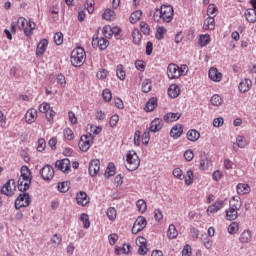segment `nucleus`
Returning <instances> with one entry per match:
<instances>
[{"instance_id": "1", "label": "nucleus", "mask_w": 256, "mask_h": 256, "mask_svg": "<svg viewBox=\"0 0 256 256\" xmlns=\"http://www.w3.org/2000/svg\"><path fill=\"white\" fill-rule=\"evenodd\" d=\"M20 173L18 189L22 193H25V191L29 190V187H31V179H33V177L31 176V170H29V167L27 166H22Z\"/></svg>"}, {"instance_id": "2", "label": "nucleus", "mask_w": 256, "mask_h": 256, "mask_svg": "<svg viewBox=\"0 0 256 256\" xmlns=\"http://www.w3.org/2000/svg\"><path fill=\"white\" fill-rule=\"evenodd\" d=\"M174 10L171 5H162L159 9V14L154 13V21H159L160 19L163 23H171L173 21Z\"/></svg>"}, {"instance_id": "3", "label": "nucleus", "mask_w": 256, "mask_h": 256, "mask_svg": "<svg viewBox=\"0 0 256 256\" xmlns=\"http://www.w3.org/2000/svg\"><path fill=\"white\" fill-rule=\"evenodd\" d=\"M85 59H87V55L83 47H77L71 52L70 62L73 67H81L85 63Z\"/></svg>"}, {"instance_id": "4", "label": "nucleus", "mask_w": 256, "mask_h": 256, "mask_svg": "<svg viewBox=\"0 0 256 256\" xmlns=\"http://www.w3.org/2000/svg\"><path fill=\"white\" fill-rule=\"evenodd\" d=\"M141 165V159L135 150H130L126 153V169L128 171H137Z\"/></svg>"}, {"instance_id": "5", "label": "nucleus", "mask_w": 256, "mask_h": 256, "mask_svg": "<svg viewBox=\"0 0 256 256\" xmlns=\"http://www.w3.org/2000/svg\"><path fill=\"white\" fill-rule=\"evenodd\" d=\"M15 191H17V184L14 179L8 180L1 188L2 195H6V197H13Z\"/></svg>"}, {"instance_id": "6", "label": "nucleus", "mask_w": 256, "mask_h": 256, "mask_svg": "<svg viewBox=\"0 0 256 256\" xmlns=\"http://www.w3.org/2000/svg\"><path fill=\"white\" fill-rule=\"evenodd\" d=\"M91 145H93V136L91 134L82 135L80 137L78 147L83 152L89 151L91 149Z\"/></svg>"}, {"instance_id": "7", "label": "nucleus", "mask_w": 256, "mask_h": 256, "mask_svg": "<svg viewBox=\"0 0 256 256\" xmlns=\"http://www.w3.org/2000/svg\"><path fill=\"white\" fill-rule=\"evenodd\" d=\"M31 205V196L28 193L20 194L15 200V209H21L22 207H29Z\"/></svg>"}, {"instance_id": "8", "label": "nucleus", "mask_w": 256, "mask_h": 256, "mask_svg": "<svg viewBox=\"0 0 256 256\" xmlns=\"http://www.w3.org/2000/svg\"><path fill=\"white\" fill-rule=\"evenodd\" d=\"M183 75V70L177 64H169L167 67L168 79H179Z\"/></svg>"}, {"instance_id": "9", "label": "nucleus", "mask_w": 256, "mask_h": 256, "mask_svg": "<svg viewBox=\"0 0 256 256\" xmlns=\"http://www.w3.org/2000/svg\"><path fill=\"white\" fill-rule=\"evenodd\" d=\"M147 227V219L143 216H138L132 227L133 235H137Z\"/></svg>"}, {"instance_id": "10", "label": "nucleus", "mask_w": 256, "mask_h": 256, "mask_svg": "<svg viewBox=\"0 0 256 256\" xmlns=\"http://www.w3.org/2000/svg\"><path fill=\"white\" fill-rule=\"evenodd\" d=\"M55 167L58 171H62V173H71V161L67 158L57 160Z\"/></svg>"}, {"instance_id": "11", "label": "nucleus", "mask_w": 256, "mask_h": 256, "mask_svg": "<svg viewBox=\"0 0 256 256\" xmlns=\"http://www.w3.org/2000/svg\"><path fill=\"white\" fill-rule=\"evenodd\" d=\"M40 175L44 181H51L55 177L53 166L47 164L40 170Z\"/></svg>"}, {"instance_id": "12", "label": "nucleus", "mask_w": 256, "mask_h": 256, "mask_svg": "<svg viewBox=\"0 0 256 256\" xmlns=\"http://www.w3.org/2000/svg\"><path fill=\"white\" fill-rule=\"evenodd\" d=\"M101 170V162L98 159H94L89 163V175L91 177H97L99 171Z\"/></svg>"}, {"instance_id": "13", "label": "nucleus", "mask_w": 256, "mask_h": 256, "mask_svg": "<svg viewBox=\"0 0 256 256\" xmlns=\"http://www.w3.org/2000/svg\"><path fill=\"white\" fill-rule=\"evenodd\" d=\"M76 201L78 205H81V207H87L89 205L91 198L87 195V192L85 191H79L76 194Z\"/></svg>"}, {"instance_id": "14", "label": "nucleus", "mask_w": 256, "mask_h": 256, "mask_svg": "<svg viewBox=\"0 0 256 256\" xmlns=\"http://www.w3.org/2000/svg\"><path fill=\"white\" fill-rule=\"evenodd\" d=\"M136 245L138 247L139 255H147V239L145 237L140 236L136 239Z\"/></svg>"}, {"instance_id": "15", "label": "nucleus", "mask_w": 256, "mask_h": 256, "mask_svg": "<svg viewBox=\"0 0 256 256\" xmlns=\"http://www.w3.org/2000/svg\"><path fill=\"white\" fill-rule=\"evenodd\" d=\"M163 129V119L161 118H155L151 121L149 126V131L151 133H159Z\"/></svg>"}, {"instance_id": "16", "label": "nucleus", "mask_w": 256, "mask_h": 256, "mask_svg": "<svg viewBox=\"0 0 256 256\" xmlns=\"http://www.w3.org/2000/svg\"><path fill=\"white\" fill-rule=\"evenodd\" d=\"M38 112L35 108H30L27 110L25 114V121L28 125H32V123H35L37 121Z\"/></svg>"}, {"instance_id": "17", "label": "nucleus", "mask_w": 256, "mask_h": 256, "mask_svg": "<svg viewBox=\"0 0 256 256\" xmlns=\"http://www.w3.org/2000/svg\"><path fill=\"white\" fill-rule=\"evenodd\" d=\"M251 87H253V82L251 79H242L239 83L238 89L240 93H247L248 91H251Z\"/></svg>"}, {"instance_id": "18", "label": "nucleus", "mask_w": 256, "mask_h": 256, "mask_svg": "<svg viewBox=\"0 0 256 256\" xmlns=\"http://www.w3.org/2000/svg\"><path fill=\"white\" fill-rule=\"evenodd\" d=\"M208 77L211 79V81H214L215 83H219L221 79H223V74L219 72V70L215 67H211L208 72Z\"/></svg>"}, {"instance_id": "19", "label": "nucleus", "mask_w": 256, "mask_h": 256, "mask_svg": "<svg viewBox=\"0 0 256 256\" xmlns=\"http://www.w3.org/2000/svg\"><path fill=\"white\" fill-rule=\"evenodd\" d=\"M47 45H49V41L47 39H42L36 48V56L43 57L45 55V51H47Z\"/></svg>"}, {"instance_id": "20", "label": "nucleus", "mask_w": 256, "mask_h": 256, "mask_svg": "<svg viewBox=\"0 0 256 256\" xmlns=\"http://www.w3.org/2000/svg\"><path fill=\"white\" fill-rule=\"evenodd\" d=\"M181 135H183V125L182 124L174 125L170 131V137H172V139H179Z\"/></svg>"}, {"instance_id": "21", "label": "nucleus", "mask_w": 256, "mask_h": 256, "mask_svg": "<svg viewBox=\"0 0 256 256\" xmlns=\"http://www.w3.org/2000/svg\"><path fill=\"white\" fill-rule=\"evenodd\" d=\"M181 119V113L168 112L163 116L165 123H173L174 121H179Z\"/></svg>"}, {"instance_id": "22", "label": "nucleus", "mask_w": 256, "mask_h": 256, "mask_svg": "<svg viewBox=\"0 0 256 256\" xmlns=\"http://www.w3.org/2000/svg\"><path fill=\"white\" fill-rule=\"evenodd\" d=\"M223 205H225V202L223 200H218L214 204L208 207L207 213L208 214L217 213V211H221V209H223Z\"/></svg>"}, {"instance_id": "23", "label": "nucleus", "mask_w": 256, "mask_h": 256, "mask_svg": "<svg viewBox=\"0 0 256 256\" xmlns=\"http://www.w3.org/2000/svg\"><path fill=\"white\" fill-rule=\"evenodd\" d=\"M236 191L238 195H247L251 193V186L245 183H238L236 186Z\"/></svg>"}, {"instance_id": "24", "label": "nucleus", "mask_w": 256, "mask_h": 256, "mask_svg": "<svg viewBox=\"0 0 256 256\" xmlns=\"http://www.w3.org/2000/svg\"><path fill=\"white\" fill-rule=\"evenodd\" d=\"M92 45H97L101 51H105L109 47V41L105 38L93 39Z\"/></svg>"}, {"instance_id": "25", "label": "nucleus", "mask_w": 256, "mask_h": 256, "mask_svg": "<svg viewBox=\"0 0 256 256\" xmlns=\"http://www.w3.org/2000/svg\"><path fill=\"white\" fill-rule=\"evenodd\" d=\"M244 17L248 23H255L256 22V10L255 9H247L244 13Z\"/></svg>"}, {"instance_id": "26", "label": "nucleus", "mask_w": 256, "mask_h": 256, "mask_svg": "<svg viewBox=\"0 0 256 256\" xmlns=\"http://www.w3.org/2000/svg\"><path fill=\"white\" fill-rule=\"evenodd\" d=\"M181 89L177 86V84H172L168 88V95L171 99H177V96L180 95Z\"/></svg>"}, {"instance_id": "27", "label": "nucleus", "mask_w": 256, "mask_h": 256, "mask_svg": "<svg viewBox=\"0 0 256 256\" xmlns=\"http://www.w3.org/2000/svg\"><path fill=\"white\" fill-rule=\"evenodd\" d=\"M203 29L205 31H213L215 29V18L208 16L204 21Z\"/></svg>"}, {"instance_id": "28", "label": "nucleus", "mask_w": 256, "mask_h": 256, "mask_svg": "<svg viewBox=\"0 0 256 256\" xmlns=\"http://www.w3.org/2000/svg\"><path fill=\"white\" fill-rule=\"evenodd\" d=\"M242 205H243V202L241 201V197H239V196H234L230 200V207L232 209H236L239 211V209H241Z\"/></svg>"}, {"instance_id": "29", "label": "nucleus", "mask_w": 256, "mask_h": 256, "mask_svg": "<svg viewBox=\"0 0 256 256\" xmlns=\"http://www.w3.org/2000/svg\"><path fill=\"white\" fill-rule=\"evenodd\" d=\"M253 239V234L249 230H244L240 235L239 241L240 243H250Z\"/></svg>"}, {"instance_id": "30", "label": "nucleus", "mask_w": 256, "mask_h": 256, "mask_svg": "<svg viewBox=\"0 0 256 256\" xmlns=\"http://www.w3.org/2000/svg\"><path fill=\"white\" fill-rule=\"evenodd\" d=\"M200 137H201V134L199 133V131L195 129H191L187 132L188 141H192L193 143H195V141H199Z\"/></svg>"}, {"instance_id": "31", "label": "nucleus", "mask_w": 256, "mask_h": 256, "mask_svg": "<svg viewBox=\"0 0 256 256\" xmlns=\"http://www.w3.org/2000/svg\"><path fill=\"white\" fill-rule=\"evenodd\" d=\"M239 210L235 209V208H230L228 210H226V219L227 221H235V219H237V217H239L238 212Z\"/></svg>"}, {"instance_id": "32", "label": "nucleus", "mask_w": 256, "mask_h": 256, "mask_svg": "<svg viewBox=\"0 0 256 256\" xmlns=\"http://www.w3.org/2000/svg\"><path fill=\"white\" fill-rule=\"evenodd\" d=\"M157 108V98H151L145 105L144 111L147 113H151V111H155Z\"/></svg>"}, {"instance_id": "33", "label": "nucleus", "mask_w": 256, "mask_h": 256, "mask_svg": "<svg viewBox=\"0 0 256 256\" xmlns=\"http://www.w3.org/2000/svg\"><path fill=\"white\" fill-rule=\"evenodd\" d=\"M132 39L134 45H139L141 43V39H143V35H141V31L139 29L134 28L132 30Z\"/></svg>"}, {"instance_id": "34", "label": "nucleus", "mask_w": 256, "mask_h": 256, "mask_svg": "<svg viewBox=\"0 0 256 256\" xmlns=\"http://www.w3.org/2000/svg\"><path fill=\"white\" fill-rule=\"evenodd\" d=\"M198 43L200 47H207L211 43V36L209 34L200 35Z\"/></svg>"}, {"instance_id": "35", "label": "nucleus", "mask_w": 256, "mask_h": 256, "mask_svg": "<svg viewBox=\"0 0 256 256\" xmlns=\"http://www.w3.org/2000/svg\"><path fill=\"white\" fill-rule=\"evenodd\" d=\"M141 17H143V12L141 10L134 11L130 15V23H132V25H135V23H137L141 19Z\"/></svg>"}, {"instance_id": "36", "label": "nucleus", "mask_w": 256, "mask_h": 256, "mask_svg": "<svg viewBox=\"0 0 256 256\" xmlns=\"http://www.w3.org/2000/svg\"><path fill=\"white\" fill-rule=\"evenodd\" d=\"M177 235H179L177 228L173 224H170L167 231V237L170 239H177Z\"/></svg>"}, {"instance_id": "37", "label": "nucleus", "mask_w": 256, "mask_h": 256, "mask_svg": "<svg viewBox=\"0 0 256 256\" xmlns=\"http://www.w3.org/2000/svg\"><path fill=\"white\" fill-rule=\"evenodd\" d=\"M116 75L120 81H125V77H127V74L125 73V68L123 67V64H119L116 68Z\"/></svg>"}, {"instance_id": "38", "label": "nucleus", "mask_w": 256, "mask_h": 256, "mask_svg": "<svg viewBox=\"0 0 256 256\" xmlns=\"http://www.w3.org/2000/svg\"><path fill=\"white\" fill-rule=\"evenodd\" d=\"M140 31L143 35H151V27L148 25L147 22L141 21L139 24Z\"/></svg>"}, {"instance_id": "39", "label": "nucleus", "mask_w": 256, "mask_h": 256, "mask_svg": "<svg viewBox=\"0 0 256 256\" xmlns=\"http://www.w3.org/2000/svg\"><path fill=\"white\" fill-rule=\"evenodd\" d=\"M218 11L219 9L216 7L215 4H209L207 9V15L208 17H213V19H215V17H217Z\"/></svg>"}, {"instance_id": "40", "label": "nucleus", "mask_w": 256, "mask_h": 256, "mask_svg": "<svg viewBox=\"0 0 256 256\" xmlns=\"http://www.w3.org/2000/svg\"><path fill=\"white\" fill-rule=\"evenodd\" d=\"M16 25L20 31L24 32L25 35V29H27V19H25V17H19Z\"/></svg>"}, {"instance_id": "41", "label": "nucleus", "mask_w": 256, "mask_h": 256, "mask_svg": "<svg viewBox=\"0 0 256 256\" xmlns=\"http://www.w3.org/2000/svg\"><path fill=\"white\" fill-rule=\"evenodd\" d=\"M63 135L66 141H73L75 139V133H73V130L71 128H65L63 130Z\"/></svg>"}, {"instance_id": "42", "label": "nucleus", "mask_w": 256, "mask_h": 256, "mask_svg": "<svg viewBox=\"0 0 256 256\" xmlns=\"http://www.w3.org/2000/svg\"><path fill=\"white\" fill-rule=\"evenodd\" d=\"M62 241L63 238L59 234H54L50 239V243L53 247H59Z\"/></svg>"}, {"instance_id": "43", "label": "nucleus", "mask_w": 256, "mask_h": 256, "mask_svg": "<svg viewBox=\"0 0 256 256\" xmlns=\"http://www.w3.org/2000/svg\"><path fill=\"white\" fill-rule=\"evenodd\" d=\"M57 187L60 193H67L71 189L70 183L67 181L59 182Z\"/></svg>"}, {"instance_id": "44", "label": "nucleus", "mask_w": 256, "mask_h": 256, "mask_svg": "<svg viewBox=\"0 0 256 256\" xmlns=\"http://www.w3.org/2000/svg\"><path fill=\"white\" fill-rule=\"evenodd\" d=\"M102 18L105 19V21H113V19H115V12L108 8L104 11Z\"/></svg>"}, {"instance_id": "45", "label": "nucleus", "mask_w": 256, "mask_h": 256, "mask_svg": "<svg viewBox=\"0 0 256 256\" xmlns=\"http://www.w3.org/2000/svg\"><path fill=\"white\" fill-rule=\"evenodd\" d=\"M106 215L109 221H115V219H117V210L115 209V207H110L107 209Z\"/></svg>"}, {"instance_id": "46", "label": "nucleus", "mask_w": 256, "mask_h": 256, "mask_svg": "<svg viewBox=\"0 0 256 256\" xmlns=\"http://www.w3.org/2000/svg\"><path fill=\"white\" fill-rule=\"evenodd\" d=\"M113 175H115V164L109 163L105 171L104 177L106 179H109V177H113Z\"/></svg>"}, {"instance_id": "47", "label": "nucleus", "mask_w": 256, "mask_h": 256, "mask_svg": "<svg viewBox=\"0 0 256 256\" xmlns=\"http://www.w3.org/2000/svg\"><path fill=\"white\" fill-rule=\"evenodd\" d=\"M210 101L214 107H220V105H223V98H221L219 94L213 95Z\"/></svg>"}, {"instance_id": "48", "label": "nucleus", "mask_w": 256, "mask_h": 256, "mask_svg": "<svg viewBox=\"0 0 256 256\" xmlns=\"http://www.w3.org/2000/svg\"><path fill=\"white\" fill-rule=\"evenodd\" d=\"M80 221L83 223L84 229H89L91 227V222L89 221V215L82 213L80 215Z\"/></svg>"}, {"instance_id": "49", "label": "nucleus", "mask_w": 256, "mask_h": 256, "mask_svg": "<svg viewBox=\"0 0 256 256\" xmlns=\"http://www.w3.org/2000/svg\"><path fill=\"white\" fill-rule=\"evenodd\" d=\"M136 207L139 213H145V211H147V202H145L143 199H140L136 202Z\"/></svg>"}, {"instance_id": "50", "label": "nucleus", "mask_w": 256, "mask_h": 256, "mask_svg": "<svg viewBox=\"0 0 256 256\" xmlns=\"http://www.w3.org/2000/svg\"><path fill=\"white\" fill-rule=\"evenodd\" d=\"M165 33H167V29L163 26H160L156 29L155 37L158 39V41H161L163 37H165Z\"/></svg>"}, {"instance_id": "51", "label": "nucleus", "mask_w": 256, "mask_h": 256, "mask_svg": "<svg viewBox=\"0 0 256 256\" xmlns=\"http://www.w3.org/2000/svg\"><path fill=\"white\" fill-rule=\"evenodd\" d=\"M195 179V175L193 174L192 170H188L186 172V177H185V185H193V181Z\"/></svg>"}, {"instance_id": "52", "label": "nucleus", "mask_w": 256, "mask_h": 256, "mask_svg": "<svg viewBox=\"0 0 256 256\" xmlns=\"http://www.w3.org/2000/svg\"><path fill=\"white\" fill-rule=\"evenodd\" d=\"M102 33L106 39H111L113 37V29L109 25L103 27Z\"/></svg>"}, {"instance_id": "53", "label": "nucleus", "mask_w": 256, "mask_h": 256, "mask_svg": "<svg viewBox=\"0 0 256 256\" xmlns=\"http://www.w3.org/2000/svg\"><path fill=\"white\" fill-rule=\"evenodd\" d=\"M236 145L240 149H245V147H247L248 143H247V140L245 139V137L237 136V138H236Z\"/></svg>"}, {"instance_id": "54", "label": "nucleus", "mask_w": 256, "mask_h": 256, "mask_svg": "<svg viewBox=\"0 0 256 256\" xmlns=\"http://www.w3.org/2000/svg\"><path fill=\"white\" fill-rule=\"evenodd\" d=\"M34 29H35V22H33L32 20H29L27 22V26H26V29H25L26 37H29V35H31V33H33Z\"/></svg>"}, {"instance_id": "55", "label": "nucleus", "mask_w": 256, "mask_h": 256, "mask_svg": "<svg viewBox=\"0 0 256 256\" xmlns=\"http://www.w3.org/2000/svg\"><path fill=\"white\" fill-rule=\"evenodd\" d=\"M51 104L47 103V102H43L42 104L39 105L38 107V111L40 113H49V111H51Z\"/></svg>"}, {"instance_id": "56", "label": "nucleus", "mask_w": 256, "mask_h": 256, "mask_svg": "<svg viewBox=\"0 0 256 256\" xmlns=\"http://www.w3.org/2000/svg\"><path fill=\"white\" fill-rule=\"evenodd\" d=\"M237 231H239V223L237 222H232L229 226H228V233L230 235H235V233H237Z\"/></svg>"}, {"instance_id": "57", "label": "nucleus", "mask_w": 256, "mask_h": 256, "mask_svg": "<svg viewBox=\"0 0 256 256\" xmlns=\"http://www.w3.org/2000/svg\"><path fill=\"white\" fill-rule=\"evenodd\" d=\"M102 97L106 103H109L111 99H113V94L111 93V90L106 88L102 92Z\"/></svg>"}, {"instance_id": "58", "label": "nucleus", "mask_w": 256, "mask_h": 256, "mask_svg": "<svg viewBox=\"0 0 256 256\" xmlns=\"http://www.w3.org/2000/svg\"><path fill=\"white\" fill-rule=\"evenodd\" d=\"M142 91L143 93H149V91H151V80L145 79L142 82Z\"/></svg>"}, {"instance_id": "59", "label": "nucleus", "mask_w": 256, "mask_h": 256, "mask_svg": "<svg viewBox=\"0 0 256 256\" xmlns=\"http://www.w3.org/2000/svg\"><path fill=\"white\" fill-rule=\"evenodd\" d=\"M46 114V120L48 121V123H53L54 119H55V115H57V113L53 110V108H50V110L45 113Z\"/></svg>"}, {"instance_id": "60", "label": "nucleus", "mask_w": 256, "mask_h": 256, "mask_svg": "<svg viewBox=\"0 0 256 256\" xmlns=\"http://www.w3.org/2000/svg\"><path fill=\"white\" fill-rule=\"evenodd\" d=\"M173 176L180 181H183V179H185V175H183V170H181V168H175L173 170Z\"/></svg>"}, {"instance_id": "61", "label": "nucleus", "mask_w": 256, "mask_h": 256, "mask_svg": "<svg viewBox=\"0 0 256 256\" xmlns=\"http://www.w3.org/2000/svg\"><path fill=\"white\" fill-rule=\"evenodd\" d=\"M151 131L145 130V132L142 135V143L143 145H149V141L151 140Z\"/></svg>"}, {"instance_id": "62", "label": "nucleus", "mask_w": 256, "mask_h": 256, "mask_svg": "<svg viewBox=\"0 0 256 256\" xmlns=\"http://www.w3.org/2000/svg\"><path fill=\"white\" fill-rule=\"evenodd\" d=\"M135 67L138 71H145V67H147V64L143 60H136L135 61Z\"/></svg>"}, {"instance_id": "63", "label": "nucleus", "mask_w": 256, "mask_h": 256, "mask_svg": "<svg viewBox=\"0 0 256 256\" xmlns=\"http://www.w3.org/2000/svg\"><path fill=\"white\" fill-rule=\"evenodd\" d=\"M103 131V128L101 126H95L91 125L90 126V135H99Z\"/></svg>"}, {"instance_id": "64", "label": "nucleus", "mask_w": 256, "mask_h": 256, "mask_svg": "<svg viewBox=\"0 0 256 256\" xmlns=\"http://www.w3.org/2000/svg\"><path fill=\"white\" fill-rule=\"evenodd\" d=\"M54 43H56V45H63V33H61V32L55 33Z\"/></svg>"}]
</instances>
